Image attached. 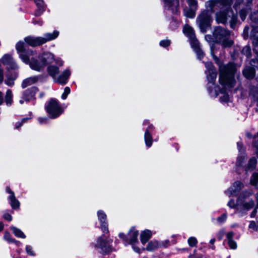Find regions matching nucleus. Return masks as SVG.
I'll use <instances>...</instances> for the list:
<instances>
[{
	"label": "nucleus",
	"mask_w": 258,
	"mask_h": 258,
	"mask_svg": "<svg viewBox=\"0 0 258 258\" xmlns=\"http://www.w3.org/2000/svg\"><path fill=\"white\" fill-rule=\"evenodd\" d=\"M211 54L215 62L219 66V83L225 87L232 88L235 85L234 74L235 67L233 63H229L226 65L220 64V60L215 55L212 51Z\"/></svg>",
	"instance_id": "1"
},
{
	"label": "nucleus",
	"mask_w": 258,
	"mask_h": 258,
	"mask_svg": "<svg viewBox=\"0 0 258 258\" xmlns=\"http://www.w3.org/2000/svg\"><path fill=\"white\" fill-rule=\"evenodd\" d=\"M216 2L210 1L206 3V6L209 8V10L203 11L197 18V22L201 31L205 33L209 26L212 21L211 15L214 12V7L216 6Z\"/></svg>",
	"instance_id": "2"
},
{
	"label": "nucleus",
	"mask_w": 258,
	"mask_h": 258,
	"mask_svg": "<svg viewBox=\"0 0 258 258\" xmlns=\"http://www.w3.org/2000/svg\"><path fill=\"white\" fill-rule=\"evenodd\" d=\"M213 36L215 41L223 48L230 47L233 44V41L230 39V32L220 26L215 28Z\"/></svg>",
	"instance_id": "3"
},
{
	"label": "nucleus",
	"mask_w": 258,
	"mask_h": 258,
	"mask_svg": "<svg viewBox=\"0 0 258 258\" xmlns=\"http://www.w3.org/2000/svg\"><path fill=\"white\" fill-rule=\"evenodd\" d=\"M48 74L53 78L54 81L59 84H65L69 78L71 73L69 70H66L58 77L60 72L58 67L55 65L49 66L47 68Z\"/></svg>",
	"instance_id": "4"
},
{
	"label": "nucleus",
	"mask_w": 258,
	"mask_h": 258,
	"mask_svg": "<svg viewBox=\"0 0 258 258\" xmlns=\"http://www.w3.org/2000/svg\"><path fill=\"white\" fill-rule=\"evenodd\" d=\"M45 109L51 118L58 117L63 112V109L54 99H51L45 106Z\"/></svg>",
	"instance_id": "5"
},
{
	"label": "nucleus",
	"mask_w": 258,
	"mask_h": 258,
	"mask_svg": "<svg viewBox=\"0 0 258 258\" xmlns=\"http://www.w3.org/2000/svg\"><path fill=\"white\" fill-rule=\"evenodd\" d=\"M112 240L106 237L104 235L99 237L97 240L95 247L101 253L107 254L112 251L110 243Z\"/></svg>",
	"instance_id": "6"
},
{
	"label": "nucleus",
	"mask_w": 258,
	"mask_h": 258,
	"mask_svg": "<svg viewBox=\"0 0 258 258\" xmlns=\"http://www.w3.org/2000/svg\"><path fill=\"white\" fill-rule=\"evenodd\" d=\"M254 205V202L253 200L249 201H243L241 202H237V212L241 213V216L245 214L248 211L252 208Z\"/></svg>",
	"instance_id": "7"
},
{
	"label": "nucleus",
	"mask_w": 258,
	"mask_h": 258,
	"mask_svg": "<svg viewBox=\"0 0 258 258\" xmlns=\"http://www.w3.org/2000/svg\"><path fill=\"white\" fill-rule=\"evenodd\" d=\"M2 62L4 64L8 66V69L15 70L19 68L18 65L10 54L4 55L2 58Z\"/></svg>",
	"instance_id": "8"
},
{
	"label": "nucleus",
	"mask_w": 258,
	"mask_h": 258,
	"mask_svg": "<svg viewBox=\"0 0 258 258\" xmlns=\"http://www.w3.org/2000/svg\"><path fill=\"white\" fill-rule=\"evenodd\" d=\"M24 40L26 43L32 47L40 46L44 44L42 37H26Z\"/></svg>",
	"instance_id": "9"
},
{
	"label": "nucleus",
	"mask_w": 258,
	"mask_h": 258,
	"mask_svg": "<svg viewBox=\"0 0 258 258\" xmlns=\"http://www.w3.org/2000/svg\"><path fill=\"white\" fill-rule=\"evenodd\" d=\"M244 187L243 184L239 181H235L233 185L229 188L226 191L228 196L235 195L237 192H239Z\"/></svg>",
	"instance_id": "10"
},
{
	"label": "nucleus",
	"mask_w": 258,
	"mask_h": 258,
	"mask_svg": "<svg viewBox=\"0 0 258 258\" xmlns=\"http://www.w3.org/2000/svg\"><path fill=\"white\" fill-rule=\"evenodd\" d=\"M39 60L41 61L43 66L45 67L48 64L51 63L54 60L53 54L50 52H46L38 56Z\"/></svg>",
	"instance_id": "11"
},
{
	"label": "nucleus",
	"mask_w": 258,
	"mask_h": 258,
	"mask_svg": "<svg viewBox=\"0 0 258 258\" xmlns=\"http://www.w3.org/2000/svg\"><path fill=\"white\" fill-rule=\"evenodd\" d=\"M97 215L98 219L101 223V229L104 233L108 232V224L107 223L105 222L106 219V215L103 211L101 210H100L97 212Z\"/></svg>",
	"instance_id": "12"
},
{
	"label": "nucleus",
	"mask_w": 258,
	"mask_h": 258,
	"mask_svg": "<svg viewBox=\"0 0 258 258\" xmlns=\"http://www.w3.org/2000/svg\"><path fill=\"white\" fill-rule=\"evenodd\" d=\"M38 91V88L36 87H32L26 90L23 93V99L27 102L30 101Z\"/></svg>",
	"instance_id": "13"
},
{
	"label": "nucleus",
	"mask_w": 258,
	"mask_h": 258,
	"mask_svg": "<svg viewBox=\"0 0 258 258\" xmlns=\"http://www.w3.org/2000/svg\"><path fill=\"white\" fill-rule=\"evenodd\" d=\"M29 66L32 70L38 72H40L45 68V67L43 66L41 61H39L35 58H32L31 59Z\"/></svg>",
	"instance_id": "14"
},
{
	"label": "nucleus",
	"mask_w": 258,
	"mask_h": 258,
	"mask_svg": "<svg viewBox=\"0 0 258 258\" xmlns=\"http://www.w3.org/2000/svg\"><path fill=\"white\" fill-rule=\"evenodd\" d=\"M7 79L5 80V83L9 86H12L14 84V81L18 77V74L16 72L8 71L7 75Z\"/></svg>",
	"instance_id": "15"
},
{
	"label": "nucleus",
	"mask_w": 258,
	"mask_h": 258,
	"mask_svg": "<svg viewBox=\"0 0 258 258\" xmlns=\"http://www.w3.org/2000/svg\"><path fill=\"white\" fill-rule=\"evenodd\" d=\"M183 32L185 35L189 38L190 44L194 40H197L195 37V34L194 29L189 25H185L183 29Z\"/></svg>",
	"instance_id": "16"
},
{
	"label": "nucleus",
	"mask_w": 258,
	"mask_h": 258,
	"mask_svg": "<svg viewBox=\"0 0 258 258\" xmlns=\"http://www.w3.org/2000/svg\"><path fill=\"white\" fill-rule=\"evenodd\" d=\"M191 45L196 53L198 58L200 59H202L204 57V53L200 47L199 41L198 40H194L191 42Z\"/></svg>",
	"instance_id": "17"
},
{
	"label": "nucleus",
	"mask_w": 258,
	"mask_h": 258,
	"mask_svg": "<svg viewBox=\"0 0 258 258\" xmlns=\"http://www.w3.org/2000/svg\"><path fill=\"white\" fill-rule=\"evenodd\" d=\"M139 234L138 231L136 230L134 228H132L128 233V241L130 244H133L138 240V236Z\"/></svg>",
	"instance_id": "18"
},
{
	"label": "nucleus",
	"mask_w": 258,
	"mask_h": 258,
	"mask_svg": "<svg viewBox=\"0 0 258 258\" xmlns=\"http://www.w3.org/2000/svg\"><path fill=\"white\" fill-rule=\"evenodd\" d=\"M251 37L254 46L253 50L258 53V30L257 28H254L252 30Z\"/></svg>",
	"instance_id": "19"
},
{
	"label": "nucleus",
	"mask_w": 258,
	"mask_h": 258,
	"mask_svg": "<svg viewBox=\"0 0 258 258\" xmlns=\"http://www.w3.org/2000/svg\"><path fill=\"white\" fill-rule=\"evenodd\" d=\"M59 35V32L55 30L52 33H47L44 35V37H42L43 39L44 44L48 41H51L55 39L58 37Z\"/></svg>",
	"instance_id": "20"
},
{
	"label": "nucleus",
	"mask_w": 258,
	"mask_h": 258,
	"mask_svg": "<svg viewBox=\"0 0 258 258\" xmlns=\"http://www.w3.org/2000/svg\"><path fill=\"white\" fill-rule=\"evenodd\" d=\"M38 80V77L34 76L29 77L24 80L22 84V87L23 88H25L29 86H30L35 83Z\"/></svg>",
	"instance_id": "21"
},
{
	"label": "nucleus",
	"mask_w": 258,
	"mask_h": 258,
	"mask_svg": "<svg viewBox=\"0 0 258 258\" xmlns=\"http://www.w3.org/2000/svg\"><path fill=\"white\" fill-rule=\"evenodd\" d=\"M243 74L247 79H251L254 77L255 70L251 67H247L243 70Z\"/></svg>",
	"instance_id": "22"
},
{
	"label": "nucleus",
	"mask_w": 258,
	"mask_h": 258,
	"mask_svg": "<svg viewBox=\"0 0 258 258\" xmlns=\"http://www.w3.org/2000/svg\"><path fill=\"white\" fill-rule=\"evenodd\" d=\"M216 20L218 23L225 24L227 22V14L225 12H219L216 14Z\"/></svg>",
	"instance_id": "23"
},
{
	"label": "nucleus",
	"mask_w": 258,
	"mask_h": 258,
	"mask_svg": "<svg viewBox=\"0 0 258 258\" xmlns=\"http://www.w3.org/2000/svg\"><path fill=\"white\" fill-rule=\"evenodd\" d=\"M152 235L151 231L149 230H146L141 234V242L145 244L151 238Z\"/></svg>",
	"instance_id": "24"
},
{
	"label": "nucleus",
	"mask_w": 258,
	"mask_h": 258,
	"mask_svg": "<svg viewBox=\"0 0 258 258\" xmlns=\"http://www.w3.org/2000/svg\"><path fill=\"white\" fill-rule=\"evenodd\" d=\"M253 194L251 189L243 191L239 196L237 202H241V201H245L246 199L252 195Z\"/></svg>",
	"instance_id": "25"
},
{
	"label": "nucleus",
	"mask_w": 258,
	"mask_h": 258,
	"mask_svg": "<svg viewBox=\"0 0 258 258\" xmlns=\"http://www.w3.org/2000/svg\"><path fill=\"white\" fill-rule=\"evenodd\" d=\"M10 205L13 209H18L20 207V202L15 197V195H10L9 197Z\"/></svg>",
	"instance_id": "26"
},
{
	"label": "nucleus",
	"mask_w": 258,
	"mask_h": 258,
	"mask_svg": "<svg viewBox=\"0 0 258 258\" xmlns=\"http://www.w3.org/2000/svg\"><path fill=\"white\" fill-rule=\"evenodd\" d=\"M250 183L256 189H258V173L254 172L252 174L250 179Z\"/></svg>",
	"instance_id": "27"
},
{
	"label": "nucleus",
	"mask_w": 258,
	"mask_h": 258,
	"mask_svg": "<svg viewBox=\"0 0 258 258\" xmlns=\"http://www.w3.org/2000/svg\"><path fill=\"white\" fill-rule=\"evenodd\" d=\"M144 138L146 145L150 147L152 144V138L148 129H147L145 133Z\"/></svg>",
	"instance_id": "28"
},
{
	"label": "nucleus",
	"mask_w": 258,
	"mask_h": 258,
	"mask_svg": "<svg viewBox=\"0 0 258 258\" xmlns=\"http://www.w3.org/2000/svg\"><path fill=\"white\" fill-rule=\"evenodd\" d=\"M159 246V243L157 241H153L149 242L146 249L148 251H153L158 248Z\"/></svg>",
	"instance_id": "29"
},
{
	"label": "nucleus",
	"mask_w": 258,
	"mask_h": 258,
	"mask_svg": "<svg viewBox=\"0 0 258 258\" xmlns=\"http://www.w3.org/2000/svg\"><path fill=\"white\" fill-rule=\"evenodd\" d=\"M11 229L17 237L22 238H25L26 237L25 235L20 229L15 227H12Z\"/></svg>",
	"instance_id": "30"
},
{
	"label": "nucleus",
	"mask_w": 258,
	"mask_h": 258,
	"mask_svg": "<svg viewBox=\"0 0 258 258\" xmlns=\"http://www.w3.org/2000/svg\"><path fill=\"white\" fill-rule=\"evenodd\" d=\"M5 101L7 105H11L13 102V94L11 90H7L5 96Z\"/></svg>",
	"instance_id": "31"
},
{
	"label": "nucleus",
	"mask_w": 258,
	"mask_h": 258,
	"mask_svg": "<svg viewBox=\"0 0 258 258\" xmlns=\"http://www.w3.org/2000/svg\"><path fill=\"white\" fill-rule=\"evenodd\" d=\"M217 77L216 71L208 72L207 79L210 83H214Z\"/></svg>",
	"instance_id": "32"
},
{
	"label": "nucleus",
	"mask_w": 258,
	"mask_h": 258,
	"mask_svg": "<svg viewBox=\"0 0 258 258\" xmlns=\"http://www.w3.org/2000/svg\"><path fill=\"white\" fill-rule=\"evenodd\" d=\"M4 239L9 242L15 243L17 245H19L20 244V242L12 238L10 233L8 232H5L4 235Z\"/></svg>",
	"instance_id": "33"
},
{
	"label": "nucleus",
	"mask_w": 258,
	"mask_h": 258,
	"mask_svg": "<svg viewBox=\"0 0 258 258\" xmlns=\"http://www.w3.org/2000/svg\"><path fill=\"white\" fill-rule=\"evenodd\" d=\"M189 8L193 10H197L198 1L197 0H186Z\"/></svg>",
	"instance_id": "34"
},
{
	"label": "nucleus",
	"mask_w": 258,
	"mask_h": 258,
	"mask_svg": "<svg viewBox=\"0 0 258 258\" xmlns=\"http://www.w3.org/2000/svg\"><path fill=\"white\" fill-rule=\"evenodd\" d=\"M25 44L23 42L20 41L16 45V49L19 53L25 52Z\"/></svg>",
	"instance_id": "35"
},
{
	"label": "nucleus",
	"mask_w": 258,
	"mask_h": 258,
	"mask_svg": "<svg viewBox=\"0 0 258 258\" xmlns=\"http://www.w3.org/2000/svg\"><path fill=\"white\" fill-rule=\"evenodd\" d=\"M257 161L254 157H252L249 159L247 168L248 169H252L255 166Z\"/></svg>",
	"instance_id": "36"
},
{
	"label": "nucleus",
	"mask_w": 258,
	"mask_h": 258,
	"mask_svg": "<svg viewBox=\"0 0 258 258\" xmlns=\"http://www.w3.org/2000/svg\"><path fill=\"white\" fill-rule=\"evenodd\" d=\"M19 55L23 62H24L25 63H29L30 64V60L28 55L26 54L25 52L20 53Z\"/></svg>",
	"instance_id": "37"
},
{
	"label": "nucleus",
	"mask_w": 258,
	"mask_h": 258,
	"mask_svg": "<svg viewBox=\"0 0 258 258\" xmlns=\"http://www.w3.org/2000/svg\"><path fill=\"white\" fill-rule=\"evenodd\" d=\"M165 5L169 8L171 7L173 5L175 4L178 5V1L177 0H163Z\"/></svg>",
	"instance_id": "38"
},
{
	"label": "nucleus",
	"mask_w": 258,
	"mask_h": 258,
	"mask_svg": "<svg viewBox=\"0 0 258 258\" xmlns=\"http://www.w3.org/2000/svg\"><path fill=\"white\" fill-rule=\"evenodd\" d=\"M205 67L207 69L208 72L216 71L212 62H206Z\"/></svg>",
	"instance_id": "39"
},
{
	"label": "nucleus",
	"mask_w": 258,
	"mask_h": 258,
	"mask_svg": "<svg viewBox=\"0 0 258 258\" xmlns=\"http://www.w3.org/2000/svg\"><path fill=\"white\" fill-rule=\"evenodd\" d=\"M242 54L248 57L251 53V49L249 46H246L244 47L241 51Z\"/></svg>",
	"instance_id": "40"
},
{
	"label": "nucleus",
	"mask_w": 258,
	"mask_h": 258,
	"mask_svg": "<svg viewBox=\"0 0 258 258\" xmlns=\"http://www.w3.org/2000/svg\"><path fill=\"white\" fill-rule=\"evenodd\" d=\"M198 241L194 237H190L188 239V243L189 246L193 247L196 245Z\"/></svg>",
	"instance_id": "41"
},
{
	"label": "nucleus",
	"mask_w": 258,
	"mask_h": 258,
	"mask_svg": "<svg viewBox=\"0 0 258 258\" xmlns=\"http://www.w3.org/2000/svg\"><path fill=\"white\" fill-rule=\"evenodd\" d=\"M196 10H193L189 8V10L186 12L185 16L187 17L193 18L195 16V12Z\"/></svg>",
	"instance_id": "42"
},
{
	"label": "nucleus",
	"mask_w": 258,
	"mask_h": 258,
	"mask_svg": "<svg viewBox=\"0 0 258 258\" xmlns=\"http://www.w3.org/2000/svg\"><path fill=\"white\" fill-rule=\"evenodd\" d=\"M71 92L70 88L69 87H66L64 89V92L61 95V98L62 99H66L68 96V95L70 94Z\"/></svg>",
	"instance_id": "43"
},
{
	"label": "nucleus",
	"mask_w": 258,
	"mask_h": 258,
	"mask_svg": "<svg viewBox=\"0 0 258 258\" xmlns=\"http://www.w3.org/2000/svg\"><path fill=\"white\" fill-rule=\"evenodd\" d=\"M227 218V214L226 213H224L220 217L217 218V221L220 223H223Z\"/></svg>",
	"instance_id": "44"
},
{
	"label": "nucleus",
	"mask_w": 258,
	"mask_h": 258,
	"mask_svg": "<svg viewBox=\"0 0 258 258\" xmlns=\"http://www.w3.org/2000/svg\"><path fill=\"white\" fill-rule=\"evenodd\" d=\"M170 44V41L169 40H162L160 42V45L164 47H166L169 46Z\"/></svg>",
	"instance_id": "45"
},
{
	"label": "nucleus",
	"mask_w": 258,
	"mask_h": 258,
	"mask_svg": "<svg viewBox=\"0 0 258 258\" xmlns=\"http://www.w3.org/2000/svg\"><path fill=\"white\" fill-rule=\"evenodd\" d=\"M228 245L231 249H235L237 247V244L233 240L228 241Z\"/></svg>",
	"instance_id": "46"
},
{
	"label": "nucleus",
	"mask_w": 258,
	"mask_h": 258,
	"mask_svg": "<svg viewBox=\"0 0 258 258\" xmlns=\"http://www.w3.org/2000/svg\"><path fill=\"white\" fill-rule=\"evenodd\" d=\"M26 250L27 253L28 254H29L30 255H32V256L35 255V253L33 252V251L32 250V248L31 246H29V245L26 246Z\"/></svg>",
	"instance_id": "47"
},
{
	"label": "nucleus",
	"mask_w": 258,
	"mask_h": 258,
	"mask_svg": "<svg viewBox=\"0 0 258 258\" xmlns=\"http://www.w3.org/2000/svg\"><path fill=\"white\" fill-rule=\"evenodd\" d=\"M35 2L36 5L38 6V8H44V2L42 0H36Z\"/></svg>",
	"instance_id": "48"
},
{
	"label": "nucleus",
	"mask_w": 258,
	"mask_h": 258,
	"mask_svg": "<svg viewBox=\"0 0 258 258\" xmlns=\"http://www.w3.org/2000/svg\"><path fill=\"white\" fill-rule=\"evenodd\" d=\"M250 94L253 96L254 100L258 102V91L255 92L252 90L250 91Z\"/></svg>",
	"instance_id": "49"
},
{
	"label": "nucleus",
	"mask_w": 258,
	"mask_h": 258,
	"mask_svg": "<svg viewBox=\"0 0 258 258\" xmlns=\"http://www.w3.org/2000/svg\"><path fill=\"white\" fill-rule=\"evenodd\" d=\"M228 206L231 208H237V204H235L233 200H231L228 203Z\"/></svg>",
	"instance_id": "50"
},
{
	"label": "nucleus",
	"mask_w": 258,
	"mask_h": 258,
	"mask_svg": "<svg viewBox=\"0 0 258 258\" xmlns=\"http://www.w3.org/2000/svg\"><path fill=\"white\" fill-rule=\"evenodd\" d=\"M239 15L242 21H244L246 18V13L245 11L243 10H241L239 12Z\"/></svg>",
	"instance_id": "51"
},
{
	"label": "nucleus",
	"mask_w": 258,
	"mask_h": 258,
	"mask_svg": "<svg viewBox=\"0 0 258 258\" xmlns=\"http://www.w3.org/2000/svg\"><path fill=\"white\" fill-rule=\"evenodd\" d=\"M243 2V0H236L235 3L234 5V7L236 10L238 8V7Z\"/></svg>",
	"instance_id": "52"
},
{
	"label": "nucleus",
	"mask_w": 258,
	"mask_h": 258,
	"mask_svg": "<svg viewBox=\"0 0 258 258\" xmlns=\"http://www.w3.org/2000/svg\"><path fill=\"white\" fill-rule=\"evenodd\" d=\"M254 147L256 148V154H257V156L258 157V133H257V137H254Z\"/></svg>",
	"instance_id": "53"
},
{
	"label": "nucleus",
	"mask_w": 258,
	"mask_h": 258,
	"mask_svg": "<svg viewBox=\"0 0 258 258\" xmlns=\"http://www.w3.org/2000/svg\"><path fill=\"white\" fill-rule=\"evenodd\" d=\"M28 119V118H23L21 122H17L16 124V127L17 128H18L20 127V126H21L22 125V124L23 123V122L26 121V120Z\"/></svg>",
	"instance_id": "54"
},
{
	"label": "nucleus",
	"mask_w": 258,
	"mask_h": 258,
	"mask_svg": "<svg viewBox=\"0 0 258 258\" xmlns=\"http://www.w3.org/2000/svg\"><path fill=\"white\" fill-rule=\"evenodd\" d=\"M229 100V96L227 94H224L222 97H220V100L222 102H227Z\"/></svg>",
	"instance_id": "55"
},
{
	"label": "nucleus",
	"mask_w": 258,
	"mask_h": 258,
	"mask_svg": "<svg viewBox=\"0 0 258 258\" xmlns=\"http://www.w3.org/2000/svg\"><path fill=\"white\" fill-rule=\"evenodd\" d=\"M234 236V233L233 232H229L227 233L226 236L228 240H233V237Z\"/></svg>",
	"instance_id": "56"
},
{
	"label": "nucleus",
	"mask_w": 258,
	"mask_h": 258,
	"mask_svg": "<svg viewBox=\"0 0 258 258\" xmlns=\"http://www.w3.org/2000/svg\"><path fill=\"white\" fill-rule=\"evenodd\" d=\"M244 159V158L241 157H238L237 158V162H236V166H240L242 165V161Z\"/></svg>",
	"instance_id": "57"
},
{
	"label": "nucleus",
	"mask_w": 258,
	"mask_h": 258,
	"mask_svg": "<svg viewBox=\"0 0 258 258\" xmlns=\"http://www.w3.org/2000/svg\"><path fill=\"white\" fill-rule=\"evenodd\" d=\"M44 11V8L42 9V8H38V9L35 12V15L37 16H40Z\"/></svg>",
	"instance_id": "58"
},
{
	"label": "nucleus",
	"mask_w": 258,
	"mask_h": 258,
	"mask_svg": "<svg viewBox=\"0 0 258 258\" xmlns=\"http://www.w3.org/2000/svg\"><path fill=\"white\" fill-rule=\"evenodd\" d=\"M4 217L6 220L9 221H11L12 220V216L8 213L5 214L4 215Z\"/></svg>",
	"instance_id": "59"
},
{
	"label": "nucleus",
	"mask_w": 258,
	"mask_h": 258,
	"mask_svg": "<svg viewBox=\"0 0 258 258\" xmlns=\"http://www.w3.org/2000/svg\"><path fill=\"white\" fill-rule=\"evenodd\" d=\"M257 15V13H254L253 14H252L250 15V18L252 21L255 22H258V20L256 19V15Z\"/></svg>",
	"instance_id": "60"
},
{
	"label": "nucleus",
	"mask_w": 258,
	"mask_h": 258,
	"mask_svg": "<svg viewBox=\"0 0 258 258\" xmlns=\"http://www.w3.org/2000/svg\"><path fill=\"white\" fill-rule=\"evenodd\" d=\"M47 120V117H39L38 118V121L40 123H46Z\"/></svg>",
	"instance_id": "61"
},
{
	"label": "nucleus",
	"mask_w": 258,
	"mask_h": 258,
	"mask_svg": "<svg viewBox=\"0 0 258 258\" xmlns=\"http://www.w3.org/2000/svg\"><path fill=\"white\" fill-rule=\"evenodd\" d=\"M256 225L255 222L254 221H251L249 224V227L250 228L255 229L256 228Z\"/></svg>",
	"instance_id": "62"
},
{
	"label": "nucleus",
	"mask_w": 258,
	"mask_h": 258,
	"mask_svg": "<svg viewBox=\"0 0 258 258\" xmlns=\"http://www.w3.org/2000/svg\"><path fill=\"white\" fill-rule=\"evenodd\" d=\"M119 236L120 238L123 239L125 241H128L127 237H126V235L123 233H120L119 234Z\"/></svg>",
	"instance_id": "63"
},
{
	"label": "nucleus",
	"mask_w": 258,
	"mask_h": 258,
	"mask_svg": "<svg viewBox=\"0 0 258 258\" xmlns=\"http://www.w3.org/2000/svg\"><path fill=\"white\" fill-rule=\"evenodd\" d=\"M6 191L7 192L10 194V195H15L14 192L9 187H6Z\"/></svg>",
	"instance_id": "64"
}]
</instances>
